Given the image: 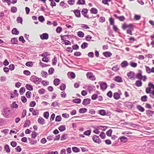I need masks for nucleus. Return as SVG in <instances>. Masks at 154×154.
Instances as JSON below:
<instances>
[{
  "label": "nucleus",
  "instance_id": "f03ea898",
  "mask_svg": "<svg viewBox=\"0 0 154 154\" xmlns=\"http://www.w3.org/2000/svg\"><path fill=\"white\" fill-rule=\"evenodd\" d=\"M31 80L32 82L37 85L39 84L41 82V79L35 76H32Z\"/></svg>",
  "mask_w": 154,
  "mask_h": 154
},
{
  "label": "nucleus",
  "instance_id": "a211bd4d",
  "mask_svg": "<svg viewBox=\"0 0 154 154\" xmlns=\"http://www.w3.org/2000/svg\"><path fill=\"white\" fill-rule=\"evenodd\" d=\"M113 97L115 99L118 100L120 98V96L118 93L115 92L114 94Z\"/></svg>",
  "mask_w": 154,
  "mask_h": 154
},
{
  "label": "nucleus",
  "instance_id": "13d9d810",
  "mask_svg": "<svg viewBox=\"0 0 154 154\" xmlns=\"http://www.w3.org/2000/svg\"><path fill=\"white\" fill-rule=\"evenodd\" d=\"M100 136L102 139H104L106 136L105 133L103 132L100 133Z\"/></svg>",
  "mask_w": 154,
  "mask_h": 154
},
{
  "label": "nucleus",
  "instance_id": "ea45409f",
  "mask_svg": "<svg viewBox=\"0 0 154 154\" xmlns=\"http://www.w3.org/2000/svg\"><path fill=\"white\" fill-rule=\"evenodd\" d=\"M4 149L7 152V153L10 152V149L9 148V146H8V145H6L5 146Z\"/></svg>",
  "mask_w": 154,
  "mask_h": 154
},
{
  "label": "nucleus",
  "instance_id": "f704fd0d",
  "mask_svg": "<svg viewBox=\"0 0 154 154\" xmlns=\"http://www.w3.org/2000/svg\"><path fill=\"white\" fill-rule=\"evenodd\" d=\"M45 91H46L45 89L42 88L38 90V92L40 94H43L45 93Z\"/></svg>",
  "mask_w": 154,
  "mask_h": 154
},
{
  "label": "nucleus",
  "instance_id": "58836bf2",
  "mask_svg": "<svg viewBox=\"0 0 154 154\" xmlns=\"http://www.w3.org/2000/svg\"><path fill=\"white\" fill-rule=\"evenodd\" d=\"M112 0H103L102 1V3L105 5H107L108 6L109 5L108 2H111Z\"/></svg>",
  "mask_w": 154,
  "mask_h": 154
},
{
  "label": "nucleus",
  "instance_id": "ddd939ff",
  "mask_svg": "<svg viewBox=\"0 0 154 154\" xmlns=\"http://www.w3.org/2000/svg\"><path fill=\"white\" fill-rule=\"evenodd\" d=\"M128 62L126 60L122 61L121 63V66L122 68H124L128 66Z\"/></svg>",
  "mask_w": 154,
  "mask_h": 154
},
{
  "label": "nucleus",
  "instance_id": "4d7b16f0",
  "mask_svg": "<svg viewBox=\"0 0 154 154\" xmlns=\"http://www.w3.org/2000/svg\"><path fill=\"white\" fill-rule=\"evenodd\" d=\"M91 131L90 130H87L84 132V134L86 136H89L91 134Z\"/></svg>",
  "mask_w": 154,
  "mask_h": 154
},
{
  "label": "nucleus",
  "instance_id": "09e8293b",
  "mask_svg": "<svg viewBox=\"0 0 154 154\" xmlns=\"http://www.w3.org/2000/svg\"><path fill=\"white\" fill-rule=\"evenodd\" d=\"M109 21L110 25H114V20L113 18L112 17H110L109 19Z\"/></svg>",
  "mask_w": 154,
  "mask_h": 154
},
{
  "label": "nucleus",
  "instance_id": "6e6d98bb",
  "mask_svg": "<svg viewBox=\"0 0 154 154\" xmlns=\"http://www.w3.org/2000/svg\"><path fill=\"white\" fill-rule=\"evenodd\" d=\"M92 37L89 35H87L85 37L86 40L88 41H90Z\"/></svg>",
  "mask_w": 154,
  "mask_h": 154
},
{
  "label": "nucleus",
  "instance_id": "39448f33",
  "mask_svg": "<svg viewBox=\"0 0 154 154\" xmlns=\"http://www.w3.org/2000/svg\"><path fill=\"white\" fill-rule=\"evenodd\" d=\"M148 85L152 88L153 90L151 91L149 96L152 99H154V85L151 82H149Z\"/></svg>",
  "mask_w": 154,
  "mask_h": 154
},
{
  "label": "nucleus",
  "instance_id": "423d86ee",
  "mask_svg": "<svg viewBox=\"0 0 154 154\" xmlns=\"http://www.w3.org/2000/svg\"><path fill=\"white\" fill-rule=\"evenodd\" d=\"M87 77L89 79L91 80H95L96 79V78L93 73L91 72H88L86 73Z\"/></svg>",
  "mask_w": 154,
  "mask_h": 154
},
{
  "label": "nucleus",
  "instance_id": "49530a36",
  "mask_svg": "<svg viewBox=\"0 0 154 154\" xmlns=\"http://www.w3.org/2000/svg\"><path fill=\"white\" fill-rule=\"evenodd\" d=\"M17 8L15 6L12 7L11 8V11L13 13H15L17 12Z\"/></svg>",
  "mask_w": 154,
  "mask_h": 154
},
{
  "label": "nucleus",
  "instance_id": "72a5a7b5",
  "mask_svg": "<svg viewBox=\"0 0 154 154\" xmlns=\"http://www.w3.org/2000/svg\"><path fill=\"white\" fill-rule=\"evenodd\" d=\"M11 41L12 44H17L18 42L17 38H12L11 39Z\"/></svg>",
  "mask_w": 154,
  "mask_h": 154
},
{
  "label": "nucleus",
  "instance_id": "0e129e2a",
  "mask_svg": "<svg viewBox=\"0 0 154 154\" xmlns=\"http://www.w3.org/2000/svg\"><path fill=\"white\" fill-rule=\"evenodd\" d=\"M48 55H50V54L48 52H44L41 54V56L43 57H47V56Z\"/></svg>",
  "mask_w": 154,
  "mask_h": 154
},
{
  "label": "nucleus",
  "instance_id": "338daca9",
  "mask_svg": "<svg viewBox=\"0 0 154 154\" xmlns=\"http://www.w3.org/2000/svg\"><path fill=\"white\" fill-rule=\"evenodd\" d=\"M17 20L18 23H22L23 21V19L20 17H17Z\"/></svg>",
  "mask_w": 154,
  "mask_h": 154
},
{
  "label": "nucleus",
  "instance_id": "2eb2a0df",
  "mask_svg": "<svg viewBox=\"0 0 154 154\" xmlns=\"http://www.w3.org/2000/svg\"><path fill=\"white\" fill-rule=\"evenodd\" d=\"M107 85L105 82H103L100 85V87L102 90H105L107 88Z\"/></svg>",
  "mask_w": 154,
  "mask_h": 154
},
{
  "label": "nucleus",
  "instance_id": "473e14b6",
  "mask_svg": "<svg viewBox=\"0 0 154 154\" xmlns=\"http://www.w3.org/2000/svg\"><path fill=\"white\" fill-rule=\"evenodd\" d=\"M145 67L146 72L148 74L151 73V69L149 66H145Z\"/></svg>",
  "mask_w": 154,
  "mask_h": 154
},
{
  "label": "nucleus",
  "instance_id": "f3484780",
  "mask_svg": "<svg viewBox=\"0 0 154 154\" xmlns=\"http://www.w3.org/2000/svg\"><path fill=\"white\" fill-rule=\"evenodd\" d=\"M38 123L42 125H43L45 123V119L42 117H40L39 118L38 120Z\"/></svg>",
  "mask_w": 154,
  "mask_h": 154
},
{
  "label": "nucleus",
  "instance_id": "c756f323",
  "mask_svg": "<svg viewBox=\"0 0 154 154\" xmlns=\"http://www.w3.org/2000/svg\"><path fill=\"white\" fill-rule=\"evenodd\" d=\"M151 89H152V88L150 86H149L148 87L146 88L145 90L146 93V94L150 93V94L151 92Z\"/></svg>",
  "mask_w": 154,
  "mask_h": 154
},
{
  "label": "nucleus",
  "instance_id": "bb28decb",
  "mask_svg": "<svg viewBox=\"0 0 154 154\" xmlns=\"http://www.w3.org/2000/svg\"><path fill=\"white\" fill-rule=\"evenodd\" d=\"M130 65L131 67L135 68L137 67V64L136 63L131 62L130 63Z\"/></svg>",
  "mask_w": 154,
  "mask_h": 154
},
{
  "label": "nucleus",
  "instance_id": "1a4fd4ad",
  "mask_svg": "<svg viewBox=\"0 0 154 154\" xmlns=\"http://www.w3.org/2000/svg\"><path fill=\"white\" fill-rule=\"evenodd\" d=\"M133 26V25L132 24H127L126 23H124L122 26V29L125 30L127 28H128L129 29L131 28H132Z\"/></svg>",
  "mask_w": 154,
  "mask_h": 154
},
{
  "label": "nucleus",
  "instance_id": "5701e85b",
  "mask_svg": "<svg viewBox=\"0 0 154 154\" xmlns=\"http://www.w3.org/2000/svg\"><path fill=\"white\" fill-rule=\"evenodd\" d=\"M60 80L58 79H54V84L55 86H57L60 84Z\"/></svg>",
  "mask_w": 154,
  "mask_h": 154
},
{
  "label": "nucleus",
  "instance_id": "3c124183",
  "mask_svg": "<svg viewBox=\"0 0 154 154\" xmlns=\"http://www.w3.org/2000/svg\"><path fill=\"white\" fill-rule=\"evenodd\" d=\"M30 123V120H26V121L24 126V127H28L29 126V124Z\"/></svg>",
  "mask_w": 154,
  "mask_h": 154
},
{
  "label": "nucleus",
  "instance_id": "c03bdc74",
  "mask_svg": "<svg viewBox=\"0 0 154 154\" xmlns=\"http://www.w3.org/2000/svg\"><path fill=\"white\" fill-rule=\"evenodd\" d=\"M49 116V113L48 112H45L43 113V116L46 119H48Z\"/></svg>",
  "mask_w": 154,
  "mask_h": 154
},
{
  "label": "nucleus",
  "instance_id": "bf43d9fd",
  "mask_svg": "<svg viewBox=\"0 0 154 154\" xmlns=\"http://www.w3.org/2000/svg\"><path fill=\"white\" fill-rule=\"evenodd\" d=\"M33 115L36 116L39 114V111L38 109H34L32 113Z\"/></svg>",
  "mask_w": 154,
  "mask_h": 154
},
{
  "label": "nucleus",
  "instance_id": "052dcab7",
  "mask_svg": "<svg viewBox=\"0 0 154 154\" xmlns=\"http://www.w3.org/2000/svg\"><path fill=\"white\" fill-rule=\"evenodd\" d=\"M11 107L12 108H17L18 107V105L16 103V102H13L12 103V104L11 105Z\"/></svg>",
  "mask_w": 154,
  "mask_h": 154
},
{
  "label": "nucleus",
  "instance_id": "dca6fc26",
  "mask_svg": "<svg viewBox=\"0 0 154 154\" xmlns=\"http://www.w3.org/2000/svg\"><path fill=\"white\" fill-rule=\"evenodd\" d=\"M142 82L140 80H137L136 81L135 83V85L137 87H141L142 85Z\"/></svg>",
  "mask_w": 154,
  "mask_h": 154
},
{
  "label": "nucleus",
  "instance_id": "de8ad7c7",
  "mask_svg": "<svg viewBox=\"0 0 154 154\" xmlns=\"http://www.w3.org/2000/svg\"><path fill=\"white\" fill-rule=\"evenodd\" d=\"M147 97L146 95H144L142 96L141 98V100L143 102H146L147 100Z\"/></svg>",
  "mask_w": 154,
  "mask_h": 154
},
{
  "label": "nucleus",
  "instance_id": "7ed1b4c3",
  "mask_svg": "<svg viewBox=\"0 0 154 154\" xmlns=\"http://www.w3.org/2000/svg\"><path fill=\"white\" fill-rule=\"evenodd\" d=\"M10 111L11 110L8 108H5L4 109V112L3 113V115L7 118L9 117L11 115Z\"/></svg>",
  "mask_w": 154,
  "mask_h": 154
},
{
  "label": "nucleus",
  "instance_id": "f257e3e1",
  "mask_svg": "<svg viewBox=\"0 0 154 154\" xmlns=\"http://www.w3.org/2000/svg\"><path fill=\"white\" fill-rule=\"evenodd\" d=\"M139 72L137 74L136 76L137 79L140 80H142L143 81L145 82L147 79L146 76L142 75V71L141 70H139Z\"/></svg>",
  "mask_w": 154,
  "mask_h": 154
},
{
  "label": "nucleus",
  "instance_id": "6ab92c4d",
  "mask_svg": "<svg viewBox=\"0 0 154 154\" xmlns=\"http://www.w3.org/2000/svg\"><path fill=\"white\" fill-rule=\"evenodd\" d=\"M26 88L29 91H32L33 89V86L30 84H26L25 86Z\"/></svg>",
  "mask_w": 154,
  "mask_h": 154
},
{
  "label": "nucleus",
  "instance_id": "9b49d317",
  "mask_svg": "<svg viewBox=\"0 0 154 154\" xmlns=\"http://www.w3.org/2000/svg\"><path fill=\"white\" fill-rule=\"evenodd\" d=\"M40 37L42 39H47L49 37L47 33H44L40 35Z\"/></svg>",
  "mask_w": 154,
  "mask_h": 154
},
{
  "label": "nucleus",
  "instance_id": "69168bd1",
  "mask_svg": "<svg viewBox=\"0 0 154 154\" xmlns=\"http://www.w3.org/2000/svg\"><path fill=\"white\" fill-rule=\"evenodd\" d=\"M118 19L121 21H123L125 20V17L123 16H120L119 17Z\"/></svg>",
  "mask_w": 154,
  "mask_h": 154
},
{
  "label": "nucleus",
  "instance_id": "774afa93",
  "mask_svg": "<svg viewBox=\"0 0 154 154\" xmlns=\"http://www.w3.org/2000/svg\"><path fill=\"white\" fill-rule=\"evenodd\" d=\"M54 72V69L53 68H50L48 70V73L50 74H52Z\"/></svg>",
  "mask_w": 154,
  "mask_h": 154
},
{
  "label": "nucleus",
  "instance_id": "8fccbe9b",
  "mask_svg": "<svg viewBox=\"0 0 154 154\" xmlns=\"http://www.w3.org/2000/svg\"><path fill=\"white\" fill-rule=\"evenodd\" d=\"M23 73L24 75L27 76L30 75L31 74V72L27 70H24L23 72Z\"/></svg>",
  "mask_w": 154,
  "mask_h": 154
},
{
  "label": "nucleus",
  "instance_id": "0eeeda50",
  "mask_svg": "<svg viewBox=\"0 0 154 154\" xmlns=\"http://www.w3.org/2000/svg\"><path fill=\"white\" fill-rule=\"evenodd\" d=\"M92 139L95 143L99 144L101 143V140L99 137L96 135H94L92 137Z\"/></svg>",
  "mask_w": 154,
  "mask_h": 154
},
{
  "label": "nucleus",
  "instance_id": "2f4dec72",
  "mask_svg": "<svg viewBox=\"0 0 154 154\" xmlns=\"http://www.w3.org/2000/svg\"><path fill=\"white\" fill-rule=\"evenodd\" d=\"M12 33L14 34L18 35L19 34V32L17 30L16 28H14L12 29Z\"/></svg>",
  "mask_w": 154,
  "mask_h": 154
},
{
  "label": "nucleus",
  "instance_id": "e2e57ef3",
  "mask_svg": "<svg viewBox=\"0 0 154 154\" xmlns=\"http://www.w3.org/2000/svg\"><path fill=\"white\" fill-rule=\"evenodd\" d=\"M31 93L29 91H28L26 94V96L28 98H29L31 97Z\"/></svg>",
  "mask_w": 154,
  "mask_h": 154
},
{
  "label": "nucleus",
  "instance_id": "412c9836",
  "mask_svg": "<svg viewBox=\"0 0 154 154\" xmlns=\"http://www.w3.org/2000/svg\"><path fill=\"white\" fill-rule=\"evenodd\" d=\"M137 108L140 111L143 112L145 111L144 108L140 105H138L137 106Z\"/></svg>",
  "mask_w": 154,
  "mask_h": 154
},
{
  "label": "nucleus",
  "instance_id": "f8f14e48",
  "mask_svg": "<svg viewBox=\"0 0 154 154\" xmlns=\"http://www.w3.org/2000/svg\"><path fill=\"white\" fill-rule=\"evenodd\" d=\"M91 102V100L89 98L84 99L82 102V104L86 106L90 104Z\"/></svg>",
  "mask_w": 154,
  "mask_h": 154
},
{
  "label": "nucleus",
  "instance_id": "7c9ffc66",
  "mask_svg": "<svg viewBox=\"0 0 154 154\" xmlns=\"http://www.w3.org/2000/svg\"><path fill=\"white\" fill-rule=\"evenodd\" d=\"M58 129L60 131H63L66 130V126L65 125L60 126Z\"/></svg>",
  "mask_w": 154,
  "mask_h": 154
},
{
  "label": "nucleus",
  "instance_id": "9d476101",
  "mask_svg": "<svg viewBox=\"0 0 154 154\" xmlns=\"http://www.w3.org/2000/svg\"><path fill=\"white\" fill-rule=\"evenodd\" d=\"M73 12L77 17L79 18L81 17L80 11L78 9L74 10Z\"/></svg>",
  "mask_w": 154,
  "mask_h": 154
},
{
  "label": "nucleus",
  "instance_id": "c85d7f7f",
  "mask_svg": "<svg viewBox=\"0 0 154 154\" xmlns=\"http://www.w3.org/2000/svg\"><path fill=\"white\" fill-rule=\"evenodd\" d=\"M87 111V109L86 108H82L79 109V112L81 113H84L86 112Z\"/></svg>",
  "mask_w": 154,
  "mask_h": 154
},
{
  "label": "nucleus",
  "instance_id": "864d4df0",
  "mask_svg": "<svg viewBox=\"0 0 154 154\" xmlns=\"http://www.w3.org/2000/svg\"><path fill=\"white\" fill-rule=\"evenodd\" d=\"M82 28H83L85 29H89V27L87 25L85 24H82L81 26Z\"/></svg>",
  "mask_w": 154,
  "mask_h": 154
},
{
  "label": "nucleus",
  "instance_id": "4c0bfd02",
  "mask_svg": "<svg viewBox=\"0 0 154 154\" xmlns=\"http://www.w3.org/2000/svg\"><path fill=\"white\" fill-rule=\"evenodd\" d=\"M73 102L76 103H80L81 102V99L80 98H76L73 100Z\"/></svg>",
  "mask_w": 154,
  "mask_h": 154
},
{
  "label": "nucleus",
  "instance_id": "aec40b11",
  "mask_svg": "<svg viewBox=\"0 0 154 154\" xmlns=\"http://www.w3.org/2000/svg\"><path fill=\"white\" fill-rule=\"evenodd\" d=\"M119 139L121 142L124 143L128 141V138L124 136L120 137Z\"/></svg>",
  "mask_w": 154,
  "mask_h": 154
},
{
  "label": "nucleus",
  "instance_id": "6e6552de",
  "mask_svg": "<svg viewBox=\"0 0 154 154\" xmlns=\"http://www.w3.org/2000/svg\"><path fill=\"white\" fill-rule=\"evenodd\" d=\"M88 10L86 8H83L81 11L82 15L84 17L87 18L88 19H89V16L87 14L88 13Z\"/></svg>",
  "mask_w": 154,
  "mask_h": 154
},
{
  "label": "nucleus",
  "instance_id": "e433bc0d",
  "mask_svg": "<svg viewBox=\"0 0 154 154\" xmlns=\"http://www.w3.org/2000/svg\"><path fill=\"white\" fill-rule=\"evenodd\" d=\"M77 4L79 5H83L85 4V0H79Z\"/></svg>",
  "mask_w": 154,
  "mask_h": 154
},
{
  "label": "nucleus",
  "instance_id": "393cba45",
  "mask_svg": "<svg viewBox=\"0 0 154 154\" xmlns=\"http://www.w3.org/2000/svg\"><path fill=\"white\" fill-rule=\"evenodd\" d=\"M103 54L105 57H110L112 55V54L109 52H104L103 53Z\"/></svg>",
  "mask_w": 154,
  "mask_h": 154
},
{
  "label": "nucleus",
  "instance_id": "603ef678",
  "mask_svg": "<svg viewBox=\"0 0 154 154\" xmlns=\"http://www.w3.org/2000/svg\"><path fill=\"white\" fill-rule=\"evenodd\" d=\"M52 64L53 65H55L56 64V63L57 62V57H54V58L52 59Z\"/></svg>",
  "mask_w": 154,
  "mask_h": 154
},
{
  "label": "nucleus",
  "instance_id": "cd10ccee",
  "mask_svg": "<svg viewBox=\"0 0 154 154\" xmlns=\"http://www.w3.org/2000/svg\"><path fill=\"white\" fill-rule=\"evenodd\" d=\"M133 27L128 29L126 30V32L127 34L131 35H132V31L133 30Z\"/></svg>",
  "mask_w": 154,
  "mask_h": 154
},
{
  "label": "nucleus",
  "instance_id": "680f3d73",
  "mask_svg": "<svg viewBox=\"0 0 154 154\" xmlns=\"http://www.w3.org/2000/svg\"><path fill=\"white\" fill-rule=\"evenodd\" d=\"M112 70L115 72H117L119 69V68L117 66H114L112 67Z\"/></svg>",
  "mask_w": 154,
  "mask_h": 154
},
{
  "label": "nucleus",
  "instance_id": "5fc2aeb1",
  "mask_svg": "<svg viewBox=\"0 0 154 154\" xmlns=\"http://www.w3.org/2000/svg\"><path fill=\"white\" fill-rule=\"evenodd\" d=\"M112 132V130L110 129L106 132V134L108 136L110 137L111 135Z\"/></svg>",
  "mask_w": 154,
  "mask_h": 154
},
{
  "label": "nucleus",
  "instance_id": "20e7f679",
  "mask_svg": "<svg viewBox=\"0 0 154 154\" xmlns=\"http://www.w3.org/2000/svg\"><path fill=\"white\" fill-rule=\"evenodd\" d=\"M135 74L134 72L131 71L127 73V75L129 79L133 80L135 79Z\"/></svg>",
  "mask_w": 154,
  "mask_h": 154
},
{
  "label": "nucleus",
  "instance_id": "37998d69",
  "mask_svg": "<svg viewBox=\"0 0 154 154\" xmlns=\"http://www.w3.org/2000/svg\"><path fill=\"white\" fill-rule=\"evenodd\" d=\"M72 151L75 152H77L80 151V149L76 147H73L72 148Z\"/></svg>",
  "mask_w": 154,
  "mask_h": 154
},
{
  "label": "nucleus",
  "instance_id": "b1692460",
  "mask_svg": "<svg viewBox=\"0 0 154 154\" xmlns=\"http://www.w3.org/2000/svg\"><path fill=\"white\" fill-rule=\"evenodd\" d=\"M147 115L149 116H152L153 114V112L150 110H148L146 111Z\"/></svg>",
  "mask_w": 154,
  "mask_h": 154
},
{
  "label": "nucleus",
  "instance_id": "c9c22d12",
  "mask_svg": "<svg viewBox=\"0 0 154 154\" xmlns=\"http://www.w3.org/2000/svg\"><path fill=\"white\" fill-rule=\"evenodd\" d=\"M84 33L83 32L80 31L78 32L77 33V35L81 38L84 37Z\"/></svg>",
  "mask_w": 154,
  "mask_h": 154
},
{
  "label": "nucleus",
  "instance_id": "a19ab883",
  "mask_svg": "<svg viewBox=\"0 0 154 154\" xmlns=\"http://www.w3.org/2000/svg\"><path fill=\"white\" fill-rule=\"evenodd\" d=\"M88 44L86 42H84L81 45V47L82 49H85L88 47Z\"/></svg>",
  "mask_w": 154,
  "mask_h": 154
},
{
  "label": "nucleus",
  "instance_id": "4be33fe9",
  "mask_svg": "<svg viewBox=\"0 0 154 154\" xmlns=\"http://www.w3.org/2000/svg\"><path fill=\"white\" fill-rule=\"evenodd\" d=\"M90 12L92 14H96L98 13V11L97 9L92 8L90 10Z\"/></svg>",
  "mask_w": 154,
  "mask_h": 154
},
{
  "label": "nucleus",
  "instance_id": "4468645a",
  "mask_svg": "<svg viewBox=\"0 0 154 154\" xmlns=\"http://www.w3.org/2000/svg\"><path fill=\"white\" fill-rule=\"evenodd\" d=\"M114 80L118 82H122L123 80L122 78L120 76H117L115 77Z\"/></svg>",
  "mask_w": 154,
  "mask_h": 154
},
{
  "label": "nucleus",
  "instance_id": "a18cd8bd",
  "mask_svg": "<svg viewBox=\"0 0 154 154\" xmlns=\"http://www.w3.org/2000/svg\"><path fill=\"white\" fill-rule=\"evenodd\" d=\"M25 88L24 87H22L21 88L19 91L20 94H23L24 93L25 91Z\"/></svg>",
  "mask_w": 154,
  "mask_h": 154
},
{
  "label": "nucleus",
  "instance_id": "79ce46f5",
  "mask_svg": "<svg viewBox=\"0 0 154 154\" xmlns=\"http://www.w3.org/2000/svg\"><path fill=\"white\" fill-rule=\"evenodd\" d=\"M134 19L135 20H139L141 18V16L139 15H135L134 16Z\"/></svg>",
  "mask_w": 154,
  "mask_h": 154
},
{
  "label": "nucleus",
  "instance_id": "a878e982",
  "mask_svg": "<svg viewBox=\"0 0 154 154\" xmlns=\"http://www.w3.org/2000/svg\"><path fill=\"white\" fill-rule=\"evenodd\" d=\"M99 113L100 115L103 116H105L106 114V111L104 109H101L99 110Z\"/></svg>",
  "mask_w": 154,
  "mask_h": 154
}]
</instances>
